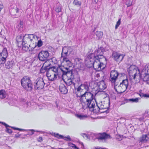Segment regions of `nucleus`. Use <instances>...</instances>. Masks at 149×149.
Here are the masks:
<instances>
[{
    "mask_svg": "<svg viewBox=\"0 0 149 149\" xmlns=\"http://www.w3.org/2000/svg\"><path fill=\"white\" fill-rule=\"evenodd\" d=\"M33 34H26L24 36H22L21 35L17 36L16 40L18 43L22 45V47L26 46L27 42H29L33 38Z\"/></svg>",
    "mask_w": 149,
    "mask_h": 149,
    "instance_id": "4",
    "label": "nucleus"
},
{
    "mask_svg": "<svg viewBox=\"0 0 149 149\" xmlns=\"http://www.w3.org/2000/svg\"><path fill=\"white\" fill-rule=\"evenodd\" d=\"M89 87L87 82H84L83 84H81L79 86L77 89L76 94H78V93L81 92V91L85 90V91H89Z\"/></svg>",
    "mask_w": 149,
    "mask_h": 149,
    "instance_id": "15",
    "label": "nucleus"
},
{
    "mask_svg": "<svg viewBox=\"0 0 149 149\" xmlns=\"http://www.w3.org/2000/svg\"><path fill=\"white\" fill-rule=\"evenodd\" d=\"M103 53L98 49L94 53L87 54V58L89 60L90 66H93L96 70L99 71L103 70L107 63V59L103 55Z\"/></svg>",
    "mask_w": 149,
    "mask_h": 149,
    "instance_id": "1",
    "label": "nucleus"
},
{
    "mask_svg": "<svg viewBox=\"0 0 149 149\" xmlns=\"http://www.w3.org/2000/svg\"><path fill=\"white\" fill-rule=\"evenodd\" d=\"M63 62L68 67H71L72 65V63L69 60L66 56H64L63 58Z\"/></svg>",
    "mask_w": 149,
    "mask_h": 149,
    "instance_id": "22",
    "label": "nucleus"
},
{
    "mask_svg": "<svg viewBox=\"0 0 149 149\" xmlns=\"http://www.w3.org/2000/svg\"><path fill=\"white\" fill-rule=\"evenodd\" d=\"M57 4L58 5L57 6L56 8L55 11L57 13H59L61 10V6L59 4Z\"/></svg>",
    "mask_w": 149,
    "mask_h": 149,
    "instance_id": "38",
    "label": "nucleus"
},
{
    "mask_svg": "<svg viewBox=\"0 0 149 149\" xmlns=\"http://www.w3.org/2000/svg\"><path fill=\"white\" fill-rule=\"evenodd\" d=\"M36 132H40V131H36Z\"/></svg>",
    "mask_w": 149,
    "mask_h": 149,
    "instance_id": "61",
    "label": "nucleus"
},
{
    "mask_svg": "<svg viewBox=\"0 0 149 149\" xmlns=\"http://www.w3.org/2000/svg\"><path fill=\"white\" fill-rule=\"evenodd\" d=\"M1 123L2 125L6 127V132L9 134H11L12 133V130L8 128V127H10V126H9V125L5 123L1 122Z\"/></svg>",
    "mask_w": 149,
    "mask_h": 149,
    "instance_id": "31",
    "label": "nucleus"
},
{
    "mask_svg": "<svg viewBox=\"0 0 149 149\" xmlns=\"http://www.w3.org/2000/svg\"><path fill=\"white\" fill-rule=\"evenodd\" d=\"M55 59V58H52V59H51V60H54V59Z\"/></svg>",
    "mask_w": 149,
    "mask_h": 149,
    "instance_id": "60",
    "label": "nucleus"
},
{
    "mask_svg": "<svg viewBox=\"0 0 149 149\" xmlns=\"http://www.w3.org/2000/svg\"><path fill=\"white\" fill-rule=\"evenodd\" d=\"M72 51V49L70 47V50H69V52H68V55L70 54L71 52Z\"/></svg>",
    "mask_w": 149,
    "mask_h": 149,
    "instance_id": "56",
    "label": "nucleus"
},
{
    "mask_svg": "<svg viewBox=\"0 0 149 149\" xmlns=\"http://www.w3.org/2000/svg\"><path fill=\"white\" fill-rule=\"evenodd\" d=\"M134 65H131L130 67L129 68V74H131V72L132 71V70H131L132 68L133 69V72H135L134 75L133 76V79H135L136 78V76L137 75V73L136 72V70L134 69Z\"/></svg>",
    "mask_w": 149,
    "mask_h": 149,
    "instance_id": "24",
    "label": "nucleus"
},
{
    "mask_svg": "<svg viewBox=\"0 0 149 149\" xmlns=\"http://www.w3.org/2000/svg\"><path fill=\"white\" fill-rule=\"evenodd\" d=\"M82 101L81 102L83 109H87L88 108L90 111H92L94 112V111L95 109V102L94 100H90L85 101L82 99Z\"/></svg>",
    "mask_w": 149,
    "mask_h": 149,
    "instance_id": "5",
    "label": "nucleus"
},
{
    "mask_svg": "<svg viewBox=\"0 0 149 149\" xmlns=\"http://www.w3.org/2000/svg\"><path fill=\"white\" fill-rule=\"evenodd\" d=\"M95 101V102L96 104H95V109L94 111V113H97L98 112H104L106 111H100V109H104V107L102 105V101L99 102H97L96 100Z\"/></svg>",
    "mask_w": 149,
    "mask_h": 149,
    "instance_id": "16",
    "label": "nucleus"
},
{
    "mask_svg": "<svg viewBox=\"0 0 149 149\" xmlns=\"http://www.w3.org/2000/svg\"><path fill=\"white\" fill-rule=\"evenodd\" d=\"M126 4L127 7H129L132 5V2H131L130 0H127Z\"/></svg>",
    "mask_w": 149,
    "mask_h": 149,
    "instance_id": "45",
    "label": "nucleus"
},
{
    "mask_svg": "<svg viewBox=\"0 0 149 149\" xmlns=\"http://www.w3.org/2000/svg\"><path fill=\"white\" fill-rule=\"evenodd\" d=\"M73 4L74 5H76L78 6H81V2L78 0H74L73 2Z\"/></svg>",
    "mask_w": 149,
    "mask_h": 149,
    "instance_id": "37",
    "label": "nucleus"
},
{
    "mask_svg": "<svg viewBox=\"0 0 149 149\" xmlns=\"http://www.w3.org/2000/svg\"><path fill=\"white\" fill-rule=\"evenodd\" d=\"M121 83L125 86L126 88H127L129 85L128 81L127 79L123 80Z\"/></svg>",
    "mask_w": 149,
    "mask_h": 149,
    "instance_id": "35",
    "label": "nucleus"
},
{
    "mask_svg": "<svg viewBox=\"0 0 149 149\" xmlns=\"http://www.w3.org/2000/svg\"><path fill=\"white\" fill-rule=\"evenodd\" d=\"M118 140L119 141L121 140H122V139H121V138L120 137V138H118Z\"/></svg>",
    "mask_w": 149,
    "mask_h": 149,
    "instance_id": "58",
    "label": "nucleus"
},
{
    "mask_svg": "<svg viewBox=\"0 0 149 149\" xmlns=\"http://www.w3.org/2000/svg\"><path fill=\"white\" fill-rule=\"evenodd\" d=\"M81 135L85 139H87L89 138V136L85 133H82Z\"/></svg>",
    "mask_w": 149,
    "mask_h": 149,
    "instance_id": "47",
    "label": "nucleus"
},
{
    "mask_svg": "<svg viewBox=\"0 0 149 149\" xmlns=\"http://www.w3.org/2000/svg\"><path fill=\"white\" fill-rule=\"evenodd\" d=\"M95 29L96 28H95V29H94V30H93V32H94L95 31Z\"/></svg>",
    "mask_w": 149,
    "mask_h": 149,
    "instance_id": "59",
    "label": "nucleus"
},
{
    "mask_svg": "<svg viewBox=\"0 0 149 149\" xmlns=\"http://www.w3.org/2000/svg\"><path fill=\"white\" fill-rule=\"evenodd\" d=\"M139 76L143 81L147 82L149 84V74L148 72L142 70Z\"/></svg>",
    "mask_w": 149,
    "mask_h": 149,
    "instance_id": "17",
    "label": "nucleus"
},
{
    "mask_svg": "<svg viewBox=\"0 0 149 149\" xmlns=\"http://www.w3.org/2000/svg\"><path fill=\"white\" fill-rule=\"evenodd\" d=\"M70 47L65 46L62 49L61 57L63 58L64 56L67 57V56L68 55L69 50H70Z\"/></svg>",
    "mask_w": 149,
    "mask_h": 149,
    "instance_id": "18",
    "label": "nucleus"
},
{
    "mask_svg": "<svg viewBox=\"0 0 149 149\" xmlns=\"http://www.w3.org/2000/svg\"><path fill=\"white\" fill-rule=\"evenodd\" d=\"M49 65H46V64L45 65V66H44L43 68V67L44 66L42 65V67H41V69H40V72L41 73H44L46 71H47V72L48 71V70L49 68H51L52 67H50L49 65L50 64H49Z\"/></svg>",
    "mask_w": 149,
    "mask_h": 149,
    "instance_id": "23",
    "label": "nucleus"
},
{
    "mask_svg": "<svg viewBox=\"0 0 149 149\" xmlns=\"http://www.w3.org/2000/svg\"><path fill=\"white\" fill-rule=\"evenodd\" d=\"M28 134H27L24 135V136H26L27 135H31L34 134L35 131L33 130H29Z\"/></svg>",
    "mask_w": 149,
    "mask_h": 149,
    "instance_id": "41",
    "label": "nucleus"
},
{
    "mask_svg": "<svg viewBox=\"0 0 149 149\" xmlns=\"http://www.w3.org/2000/svg\"><path fill=\"white\" fill-rule=\"evenodd\" d=\"M38 141L39 142H41L42 141V138L41 137H39L37 139Z\"/></svg>",
    "mask_w": 149,
    "mask_h": 149,
    "instance_id": "48",
    "label": "nucleus"
},
{
    "mask_svg": "<svg viewBox=\"0 0 149 149\" xmlns=\"http://www.w3.org/2000/svg\"><path fill=\"white\" fill-rule=\"evenodd\" d=\"M93 135L95 136V138L98 140H105L109 139H111V137L110 135L105 132L99 133L98 134H93ZM92 135L93 134H92Z\"/></svg>",
    "mask_w": 149,
    "mask_h": 149,
    "instance_id": "10",
    "label": "nucleus"
},
{
    "mask_svg": "<svg viewBox=\"0 0 149 149\" xmlns=\"http://www.w3.org/2000/svg\"><path fill=\"white\" fill-rule=\"evenodd\" d=\"M20 136V134L19 133H17L16 134L15 136V137L16 138H19Z\"/></svg>",
    "mask_w": 149,
    "mask_h": 149,
    "instance_id": "51",
    "label": "nucleus"
},
{
    "mask_svg": "<svg viewBox=\"0 0 149 149\" xmlns=\"http://www.w3.org/2000/svg\"><path fill=\"white\" fill-rule=\"evenodd\" d=\"M98 0H92V2L94 3H96L98 1Z\"/></svg>",
    "mask_w": 149,
    "mask_h": 149,
    "instance_id": "52",
    "label": "nucleus"
},
{
    "mask_svg": "<svg viewBox=\"0 0 149 149\" xmlns=\"http://www.w3.org/2000/svg\"><path fill=\"white\" fill-rule=\"evenodd\" d=\"M65 70L64 75H66L67 77H70V79H72L73 81H74L76 82H78L80 81V79L79 77L75 78L74 77L71 70H70L68 68H65Z\"/></svg>",
    "mask_w": 149,
    "mask_h": 149,
    "instance_id": "9",
    "label": "nucleus"
},
{
    "mask_svg": "<svg viewBox=\"0 0 149 149\" xmlns=\"http://www.w3.org/2000/svg\"><path fill=\"white\" fill-rule=\"evenodd\" d=\"M18 26L19 28V29H21L23 27V22H22L20 21L18 25Z\"/></svg>",
    "mask_w": 149,
    "mask_h": 149,
    "instance_id": "46",
    "label": "nucleus"
},
{
    "mask_svg": "<svg viewBox=\"0 0 149 149\" xmlns=\"http://www.w3.org/2000/svg\"><path fill=\"white\" fill-rule=\"evenodd\" d=\"M143 119L144 118L143 117H141L139 118V120L140 121H142L143 120Z\"/></svg>",
    "mask_w": 149,
    "mask_h": 149,
    "instance_id": "55",
    "label": "nucleus"
},
{
    "mask_svg": "<svg viewBox=\"0 0 149 149\" xmlns=\"http://www.w3.org/2000/svg\"><path fill=\"white\" fill-rule=\"evenodd\" d=\"M65 82L68 86H70L72 84H73L74 86L75 84V83L73 81L72 79L70 78V79H68Z\"/></svg>",
    "mask_w": 149,
    "mask_h": 149,
    "instance_id": "33",
    "label": "nucleus"
},
{
    "mask_svg": "<svg viewBox=\"0 0 149 149\" xmlns=\"http://www.w3.org/2000/svg\"><path fill=\"white\" fill-rule=\"evenodd\" d=\"M76 116L77 118L80 119H83L84 118L86 117L85 115L79 114H77Z\"/></svg>",
    "mask_w": 149,
    "mask_h": 149,
    "instance_id": "43",
    "label": "nucleus"
},
{
    "mask_svg": "<svg viewBox=\"0 0 149 149\" xmlns=\"http://www.w3.org/2000/svg\"><path fill=\"white\" fill-rule=\"evenodd\" d=\"M33 34V38H31L32 40H31L29 42H27L26 45V46H24L23 47V50L26 52L32 51L37 46L36 43L34 44L32 42L33 40L35 39V36L34 34Z\"/></svg>",
    "mask_w": 149,
    "mask_h": 149,
    "instance_id": "8",
    "label": "nucleus"
},
{
    "mask_svg": "<svg viewBox=\"0 0 149 149\" xmlns=\"http://www.w3.org/2000/svg\"><path fill=\"white\" fill-rule=\"evenodd\" d=\"M118 87L119 89L120 90V91L119 92L120 93H122L124 92L127 88L121 83H120Z\"/></svg>",
    "mask_w": 149,
    "mask_h": 149,
    "instance_id": "26",
    "label": "nucleus"
},
{
    "mask_svg": "<svg viewBox=\"0 0 149 149\" xmlns=\"http://www.w3.org/2000/svg\"><path fill=\"white\" fill-rule=\"evenodd\" d=\"M144 94H144V93H141L139 94V95H140V96L141 97H144Z\"/></svg>",
    "mask_w": 149,
    "mask_h": 149,
    "instance_id": "53",
    "label": "nucleus"
},
{
    "mask_svg": "<svg viewBox=\"0 0 149 149\" xmlns=\"http://www.w3.org/2000/svg\"><path fill=\"white\" fill-rule=\"evenodd\" d=\"M56 107H57V108H58V104L57 103V102H56Z\"/></svg>",
    "mask_w": 149,
    "mask_h": 149,
    "instance_id": "57",
    "label": "nucleus"
},
{
    "mask_svg": "<svg viewBox=\"0 0 149 149\" xmlns=\"http://www.w3.org/2000/svg\"><path fill=\"white\" fill-rule=\"evenodd\" d=\"M118 73L116 70H112L110 74V81L112 83H115V86H117V84L115 83V82L118 78Z\"/></svg>",
    "mask_w": 149,
    "mask_h": 149,
    "instance_id": "12",
    "label": "nucleus"
},
{
    "mask_svg": "<svg viewBox=\"0 0 149 149\" xmlns=\"http://www.w3.org/2000/svg\"><path fill=\"white\" fill-rule=\"evenodd\" d=\"M6 93L4 90H1L0 91V98L3 99L6 97Z\"/></svg>",
    "mask_w": 149,
    "mask_h": 149,
    "instance_id": "34",
    "label": "nucleus"
},
{
    "mask_svg": "<svg viewBox=\"0 0 149 149\" xmlns=\"http://www.w3.org/2000/svg\"><path fill=\"white\" fill-rule=\"evenodd\" d=\"M98 88L100 89L99 91H102L103 90L105 89L106 88V85L104 81H101L99 82L98 84Z\"/></svg>",
    "mask_w": 149,
    "mask_h": 149,
    "instance_id": "21",
    "label": "nucleus"
},
{
    "mask_svg": "<svg viewBox=\"0 0 149 149\" xmlns=\"http://www.w3.org/2000/svg\"><path fill=\"white\" fill-rule=\"evenodd\" d=\"M121 18L119 19L117 22L115 26V29H117L120 25L121 23Z\"/></svg>",
    "mask_w": 149,
    "mask_h": 149,
    "instance_id": "42",
    "label": "nucleus"
},
{
    "mask_svg": "<svg viewBox=\"0 0 149 149\" xmlns=\"http://www.w3.org/2000/svg\"><path fill=\"white\" fill-rule=\"evenodd\" d=\"M95 34V35L96 36V39L97 40H100L101 39L103 36V32L100 31H96Z\"/></svg>",
    "mask_w": 149,
    "mask_h": 149,
    "instance_id": "27",
    "label": "nucleus"
},
{
    "mask_svg": "<svg viewBox=\"0 0 149 149\" xmlns=\"http://www.w3.org/2000/svg\"><path fill=\"white\" fill-rule=\"evenodd\" d=\"M65 68L63 66L53 67L49 68L47 72L46 75L49 80L53 81L56 79L57 76L59 77L61 74L64 75Z\"/></svg>",
    "mask_w": 149,
    "mask_h": 149,
    "instance_id": "2",
    "label": "nucleus"
},
{
    "mask_svg": "<svg viewBox=\"0 0 149 149\" xmlns=\"http://www.w3.org/2000/svg\"><path fill=\"white\" fill-rule=\"evenodd\" d=\"M10 127L11 128L15 130H20V131H21L22 130H23L21 129H20L19 128H15V127Z\"/></svg>",
    "mask_w": 149,
    "mask_h": 149,
    "instance_id": "49",
    "label": "nucleus"
},
{
    "mask_svg": "<svg viewBox=\"0 0 149 149\" xmlns=\"http://www.w3.org/2000/svg\"><path fill=\"white\" fill-rule=\"evenodd\" d=\"M59 90L61 93L63 94H66L68 92V89L65 85L63 84H61L59 86Z\"/></svg>",
    "mask_w": 149,
    "mask_h": 149,
    "instance_id": "20",
    "label": "nucleus"
},
{
    "mask_svg": "<svg viewBox=\"0 0 149 149\" xmlns=\"http://www.w3.org/2000/svg\"><path fill=\"white\" fill-rule=\"evenodd\" d=\"M14 65V61H8L6 63V67L8 69L11 68Z\"/></svg>",
    "mask_w": 149,
    "mask_h": 149,
    "instance_id": "30",
    "label": "nucleus"
},
{
    "mask_svg": "<svg viewBox=\"0 0 149 149\" xmlns=\"http://www.w3.org/2000/svg\"><path fill=\"white\" fill-rule=\"evenodd\" d=\"M21 84L23 88L27 91L31 92L33 89L32 81L28 76H26L23 77L21 79Z\"/></svg>",
    "mask_w": 149,
    "mask_h": 149,
    "instance_id": "3",
    "label": "nucleus"
},
{
    "mask_svg": "<svg viewBox=\"0 0 149 149\" xmlns=\"http://www.w3.org/2000/svg\"><path fill=\"white\" fill-rule=\"evenodd\" d=\"M109 102L108 103L107 102H102V105L104 107V109H108L109 107L110 104V99L109 97Z\"/></svg>",
    "mask_w": 149,
    "mask_h": 149,
    "instance_id": "32",
    "label": "nucleus"
},
{
    "mask_svg": "<svg viewBox=\"0 0 149 149\" xmlns=\"http://www.w3.org/2000/svg\"><path fill=\"white\" fill-rule=\"evenodd\" d=\"M49 56V53L47 51H42L39 53L38 58L40 61L44 62L43 64V66H44L47 63L48 58Z\"/></svg>",
    "mask_w": 149,
    "mask_h": 149,
    "instance_id": "7",
    "label": "nucleus"
},
{
    "mask_svg": "<svg viewBox=\"0 0 149 149\" xmlns=\"http://www.w3.org/2000/svg\"><path fill=\"white\" fill-rule=\"evenodd\" d=\"M21 13V12L19 11V9L17 7L11 8L10 9V14L14 18L19 17Z\"/></svg>",
    "mask_w": 149,
    "mask_h": 149,
    "instance_id": "13",
    "label": "nucleus"
},
{
    "mask_svg": "<svg viewBox=\"0 0 149 149\" xmlns=\"http://www.w3.org/2000/svg\"><path fill=\"white\" fill-rule=\"evenodd\" d=\"M142 70L149 74V64L146 65Z\"/></svg>",
    "mask_w": 149,
    "mask_h": 149,
    "instance_id": "40",
    "label": "nucleus"
},
{
    "mask_svg": "<svg viewBox=\"0 0 149 149\" xmlns=\"http://www.w3.org/2000/svg\"><path fill=\"white\" fill-rule=\"evenodd\" d=\"M54 136L58 139H63L67 141H71V139L70 136H68L67 137H64L63 135L59 134L58 133L53 134Z\"/></svg>",
    "mask_w": 149,
    "mask_h": 149,
    "instance_id": "19",
    "label": "nucleus"
},
{
    "mask_svg": "<svg viewBox=\"0 0 149 149\" xmlns=\"http://www.w3.org/2000/svg\"><path fill=\"white\" fill-rule=\"evenodd\" d=\"M148 113H149V114H148L149 115V111Z\"/></svg>",
    "mask_w": 149,
    "mask_h": 149,
    "instance_id": "62",
    "label": "nucleus"
},
{
    "mask_svg": "<svg viewBox=\"0 0 149 149\" xmlns=\"http://www.w3.org/2000/svg\"><path fill=\"white\" fill-rule=\"evenodd\" d=\"M140 98L138 97L136 98H131L129 99H125V101L126 102H133L137 103L139 102V100H140Z\"/></svg>",
    "mask_w": 149,
    "mask_h": 149,
    "instance_id": "28",
    "label": "nucleus"
},
{
    "mask_svg": "<svg viewBox=\"0 0 149 149\" xmlns=\"http://www.w3.org/2000/svg\"><path fill=\"white\" fill-rule=\"evenodd\" d=\"M98 49H100V50L101 51H102V52H103V53L105 51V49H104V48L102 47H100V48H98Z\"/></svg>",
    "mask_w": 149,
    "mask_h": 149,
    "instance_id": "50",
    "label": "nucleus"
},
{
    "mask_svg": "<svg viewBox=\"0 0 149 149\" xmlns=\"http://www.w3.org/2000/svg\"><path fill=\"white\" fill-rule=\"evenodd\" d=\"M45 83L42 78H38L36 81L35 84L34 85V89L35 90L41 89L43 88Z\"/></svg>",
    "mask_w": 149,
    "mask_h": 149,
    "instance_id": "11",
    "label": "nucleus"
},
{
    "mask_svg": "<svg viewBox=\"0 0 149 149\" xmlns=\"http://www.w3.org/2000/svg\"><path fill=\"white\" fill-rule=\"evenodd\" d=\"M8 52L7 49L6 48H3L2 52L0 53V56L6 58L8 56Z\"/></svg>",
    "mask_w": 149,
    "mask_h": 149,
    "instance_id": "29",
    "label": "nucleus"
},
{
    "mask_svg": "<svg viewBox=\"0 0 149 149\" xmlns=\"http://www.w3.org/2000/svg\"><path fill=\"white\" fill-rule=\"evenodd\" d=\"M42 44L43 42L41 40H39L38 41L36 46H37L38 47H40L42 45Z\"/></svg>",
    "mask_w": 149,
    "mask_h": 149,
    "instance_id": "44",
    "label": "nucleus"
},
{
    "mask_svg": "<svg viewBox=\"0 0 149 149\" xmlns=\"http://www.w3.org/2000/svg\"><path fill=\"white\" fill-rule=\"evenodd\" d=\"M77 97L80 98L81 102L82 101V99L85 101L90 100H94L95 101V96H94L93 93L89 91H85L84 93L80 95L78 94H76Z\"/></svg>",
    "mask_w": 149,
    "mask_h": 149,
    "instance_id": "6",
    "label": "nucleus"
},
{
    "mask_svg": "<svg viewBox=\"0 0 149 149\" xmlns=\"http://www.w3.org/2000/svg\"><path fill=\"white\" fill-rule=\"evenodd\" d=\"M125 56L123 54H121L116 52H113L112 53L113 58L117 62H121Z\"/></svg>",
    "mask_w": 149,
    "mask_h": 149,
    "instance_id": "14",
    "label": "nucleus"
},
{
    "mask_svg": "<svg viewBox=\"0 0 149 149\" xmlns=\"http://www.w3.org/2000/svg\"><path fill=\"white\" fill-rule=\"evenodd\" d=\"M6 58L0 56V64H4L6 61Z\"/></svg>",
    "mask_w": 149,
    "mask_h": 149,
    "instance_id": "39",
    "label": "nucleus"
},
{
    "mask_svg": "<svg viewBox=\"0 0 149 149\" xmlns=\"http://www.w3.org/2000/svg\"><path fill=\"white\" fill-rule=\"evenodd\" d=\"M144 97H149V94H145Z\"/></svg>",
    "mask_w": 149,
    "mask_h": 149,
    "instance_id": "54",
    "label": "nucleus"
},
{
    "mask_svg": "<svg viewBox=\"0 0 149 149\" xmlns=\"http://www.w3.org/2000/svg\"><path fill=\"white\" fill-rule=\"evenodd\" d=\"M149 138L148 137L147 135H143L140 139V141L142 143L146 142L148 140Z\"/></svg>",
    "mask_w": 149,
    "mask_h": 149,
    "instance_id": "25",
    "label": "nucleus"
},
{
    "mask_svg": "<svg viewBox=\"0 0 149 149\" xmlns=\"http://www.w3.org/2000/svg\"><path fill=\"white\" fill-rule=\"evenodd\" d=\"M68 145L69 146L71 147V149H79L74 144L71 143H69Z\"/></svg>",
    "mask_w": 149,
    "mask_h": 149,
    "instance_id": "36",
    "label": "nucleus"
}]
</instances>
